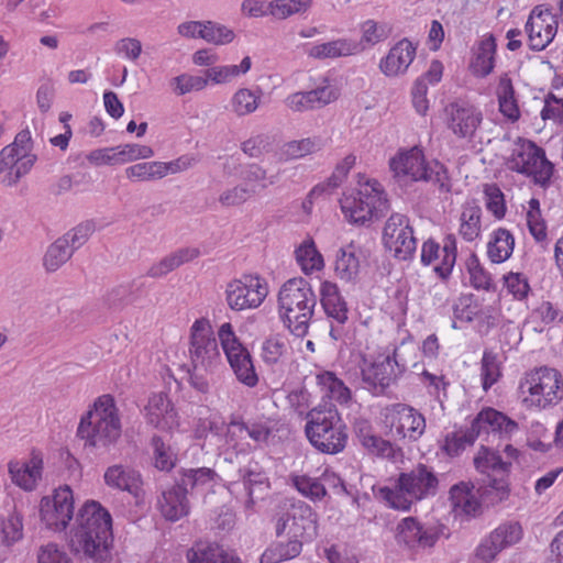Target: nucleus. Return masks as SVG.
Returning a JSON list of instances; mask_svg holds the SVG:
<instances>
[{
  "mask_svg": "<svg viewBox=\"0 0 563 563\" xmlns=\"http://www.w3.org/2000/svg\"><path fill=\"white\" fill-rule=\"evenodd\" d=\"M509 168L518 174L532 177L533 183L548 188L554 174V165L547 158L545 151L534 142H529L509 162Z\"/></svg>",
  "mask_w": 563,
  "mask_h": 563,
  "instance_id": "nucleus-12",
  "label": "nucleus"
},
{
  "mask_svg": "<svg viewBox=\"0 0 563 563\" xmlns=\"http://www.w3.org/2000/svg\"><path fill=\"white\" fill-rule=\"evenodd\" d=\"M104 483L113 488L129 492L137 497L140 490V474L133 470H125L122 465H112L103 475Z\"/></svg>",
  "mask_w": 563,
  "mask_h": 563,
  "instance_id": "nucleus-34",
  "label": "nucleus"
},
{
  "mask_svg": "<svg viewBox=\"0 0 563 563\" xmlns=\"http://www.w3.org/2000/svg\"><path fill=\"white\" fill-rule=\"evenodd\" d=\"M275 533L277 538L286 536L283 541L290 545L296 544L295 552L300 555L302 545L312 542L318 536V515L303 501L291 504L277 518Z\"/></svg>",
  "mask_w": 563,
  "mask_h": 563,
  "instance_id": "nucleus-8",
  "label": "nucleus"
},
{
  "mask_svg": "<svg viewBox=\"0 0 563 563\" xmlns=\"http://www.w3.org/2000/svg\"><path fill=\"white\" fill-rule=\"evenodd\" d=\"M501 376L500 367L497 361V354L493 351L485 350L481 361V378L482 387L487 391L496 384Z\"/></svg>",
  "mask_w": 563,
  "mask_h": 563,
  "instance_id": "nucleus-48",
  "label": "nucleus"
},
{
  "mask_svg": "<svg viewBox=\"0 0 563 563\" xmlns=\"http://www.w3.org/2000/svg\"><path fill=\"white\" fill-rule=\"evenodd\" d=\"M165 169L162 162H144L125 168V176L132 181H152L164 178Z\"/></svg>",
  "mask_w": 563,
  "mask_h": 563,
  "instance_id": "nucleus-43",
  "label": "nucleus"
},
{
  "mask_svg": "<svg viewBox=\"0 0 563 563\" xmlns=\"http://www.w3.org/2000/svg\"><path fill=\"white\" fill-rule=\"evenodd\" d=\"M176 85L175 91L178 96L186 95L191 91L202 90L208 85L207 76H194L188 74H181L173 78Z\"/></svg>",
  "mask_w": 563,
  "mask_h": 563,
  "instance_id": "nucleus-61",
  "label": "nucleus"
},
{
  "mask_svg": "<svg viewBox=\"0 0 563 563\" xmlns=\"http://www.w3.org/2000/svg\"><path fill=\"white\" fill-rule=\"evenodd\" d=\"M428 174L431 176L429 181H432L434 185H437L440 192H451V176L448 167L438 159H432Z\"/></svg>",
  "mask_w": 563,
  "mask_h": 563,
  "instance_id": "nucleus-63",
  "label": "nucleus"
},
{
  "mask_svg": "<svg viewBox=\"0 0 563 563\" xmlns=\"http://www.w3.org/2000/svg\"><path fill=\"white\" fill-rule=\"evenodd\" d=\"M317 380L330 400L346 404L351 399V390L333 372L325 371L317 375Z\"/></svg>",
  "mask_w": 563,
  "mask_h": 563,
  "instance_id": "nucleus-39",
  "label": "nucleus"
},
{
  "mask_svg": "<svg viewBox=\"0 0 563 563\" xmlns=\"http://www.w3.org/2000/svg\"><path fill=\"white\" fill-rule=\"evenodd\" d=\"M286 352V344L279 335L267 338L263 342L262 358L268 365L276 364Z\"/></svg>",
  "mask_w": 563,
  "mask_h": 563,
  "instance_id": "nucleus-62",
  "label": "nucleus"
},
{
  "mask_svg": "<svg viewBox=\"0 0 563 563\" xmlns=\"http://www.w3.org/2000/svg\"><path fill=\"white\" fill-rule=\"evenodd\" d=\"M146 423L155 429L168 431L178 427V412L166 393H155L144 407Z\"/></svg>",
  "mask_w": 563,
  "mask_h": 563,
  "instance_id": "nucleus-24",
  "label": "nucleus"
},
{
  "mask_svg": "<svg viewBox=\"0 0 563 563\" xmlns=\"http://www.w3.org/2000/svg\"><path fill=\"white\" fill-rule=\"evenodd\" d=\"M2 542L11 547L23 539V516L14 508L8 518L1 521Z\"/></svg>",
  "mask_w": 563,
  "mask_h": 563,
  "instance_id": "nucleus-46",
  "label": "nucleus"
},
{
  "mask_svg": "<svg viewBox=\"0 0 563 563\" xmlns=\"http://www.w3.org/2000/svg\"><path fill=\"white\" fill-rule=\"evenodd\" d=\"M471 482H459L450 488V500L454 511L475 517L481 510V501L473 494Z\"/></svg>",
  "mask_w": 563,
  "mask_h": 563,
  "instance_id": "nucleus-30",
  "label": "nucleus"
},
{
  "mask_svg": "<svg viewBox=\"0 0 563 563\" xmlns=\"http://www.w3.org/2000/svg\"><path fill=\"white\" fill-rule=\"evenodd\" d=\"M40 516L46 528L63 531L67 528L74 516V495L68 485L55 489L52 498L43 497L40 506Z\"/></svg>",
  "mask_w": 563,
  "mask_h": 563,
  "instance_id": "nucleus-16",
  "label": "nucleus"
},
{
  "mask_svg": "<svg viewBox=\"0 0 563 563\" xmlns=\"http://www.w3.org/2000/svg\"><path fill=\"white\" fill-rule=\"evenodd\" d=\"M410 225L409 218L401 213H393L386 221L383 230V243L388 250L393 249L394 239Z\"/></svg>",
  "mask_w": 563,
  "mask_h": 563,
  "instance_id": "nucleus-57",
  "label": "nucleus"
},
{
  "mask_svg": "<svg viewBox=\"0 0 563 563\" xmlns=\"http://www.w3.org/2000/svg\"><path fill=\"white\" fill-rule=\"evenodd\" d=\"M297 545H290L283 540L272 542L260 558V563H280L299 556L295 552Z\"/></svg>",
  "mask_w": 563,
  "mask_h": 563,
  "instance_id": "nucleus-51",
  "label": "nucleus"
},
{
  "mask_svg": "<svg viewBox=\"0 0 563 563\" xmlns=\"http://www.w3.org/2000/svg\"><path fill=\"white\" fill-rule=\"evenodd\" d=\"M466 269L470 274V280L473 288L486 291L496 290V285L494 284L492 274L483 267L475 253H472L466 260Z\"/></svg>",
  "mask_w": 563,
  "mask_h": 563,
  "instance_id": "nucleus-42",
  "label": "nucleus"
},
{
  "mask_svg": "<svg viewBox=\"0 0 563 563\" xmlns=\"http://www.w3.org/2000/svg\"><path fill=\"white\" fill-rule=\"evenodd\" d=\"M444 112L448 128L461 139H472L483 121L482 111L466 101L450 102Z\"/></svg>",
  "mask_w": 563,
  "mask_h": 563,
  "instance_id": "nucleus-21",
  "label": "nucleus"
},
{
  "mask_svg": "<svg viewBox=\"0 0 563 563\" xmlns=\"http://www.w3.org/2000/svg\"><path fill=\"white\" fill-rule=\"evenodd\" d=\"M232 106L238 115L249 114L257 108V97L249 89H240L233 96Z\"/></svg>",
  "mask_w": 563,
  "mask_h": 563,
  "instance_id": "nucleus-64",
  "label": "nucleus"
},
{
  "mask_svg": "<svg viewBox=\"0 0 563 563\" xmlns=\"http://www.w3.org/2000/svg\"><path fill=\"white\" fill-rule=\"evenodd\" d=\"M8 468L13 484L25 492H32L35 489L37 481L42 478V454L40 451L32 450L29 462L10 461Z\"/></svg>",
  "mask_w": 563,
  "mask_h": 563,
  "instance_id": "nucleus-25",
  "label": "nucleus"
},
{
  "mask_svg": "<svg viewBox=\"0 0 563 563\" xmlns=\"http://www.w3.org/2000/svg\"><path fill=\"white\" fill-rule=\"evenodd\" d=\"M151 285L143 277L133 279L130 284L113 288L107 298L109 308H121L132 305L145 297Z\"/></svg>",
  "mask_w": 563,
  "mask_h": 563,
  "instance_id": "nucleus-29",
  "label": "nucleus"
},
{
  "mask_svg": "<svg viewBox=\"0 0 563 563\" xmlns=\"http://www.w3.org/2000/svg\"><path fill=\"white\" fill-rule=\"evenodd\" d=\"M473 427L464 431L452 432L445 435L442 449L450 456H456L465 450L466 445H473L477 435H473Z\"/></svg>",
  "mask_w": 563,
  "mask_h": 563,
  "instance_id": "nucleus-49",
  "label": "nucleus"
},
{
  "mask_svg": "<svg viewBox=\"0 0 563 563\" xmlns=\"http://www.w3.org/2000/svg\"><path fill=\"white\" fill-rule=\"evenodd\" d=\"M74 254L71 246L68 245L67 239L58 238L48 247L43 257V265L48 273L56 272L64 265Z\"/></svg>",
  "mask_w": 563,
  "mask_h": 563,
  "instance_id": "nucleus-40",
  "label": "nucleus"
},
{
  "mask_svg": "<svg viewBox=\"0 0 563 563\" xmlns=\"http://www.w3.org/2000/svg\"><path fill=\"white\" fill-rule=\"evenodd\" d=\"M522 527L518 521H506L485 537L475 550V556L483 563H492L505 549L518 543Z\"/></svg>",
  "mask_w": 563,
  "mask_h": 563,
  "instance_id": "nucleus-17",
  "label": "nucleus"
},
{
  "mask_svg": "<svg viewBox=\"0 0 563 563\" xmlns=\"http://www.w3.org/2000/svg\"><path fill=\"white\" fill-rule=\"evenodd\" d=\"M320 301L325 314L339 323L347 321V305L335 283L324 280L320 286Z\"/></svg>",
  "mask_w": 563,
  "mask_h": 563,
  "instance_id": "nucleus-28",
  "label": "nucleus"
},
{
  "mask_svg": "<svg viewBox=\"0 0 563 563\" xmlns=\"http://www.w3.org/2000/svg\"><path fill=\"white\" fill-rule=\"evenodd\" d=\"M312 0H275L268 3L269 12L278 19H286L296 13H305Z\"/></svg>",
  "mask_w": 563,
  "mask_h": 563,
  "instance_id": "nucleus-52",
  "label": "nucleus"
},
{
  "mask_svg": "<svg viewBox=\"0 0 563 563\" xmlns=\"http://www.w3.org/2000/svg\"><path fill=\"white\" fill-rule=\"evenodd\" d=\"M114 398L100 396L80 419L77 435L85 440V446L107 451L121 435V421Z\"/></svg>",
  "mask_w": 563,
  "mask_h": 563,
  "instance_id": "nucleus-3",
  "label": "nucleus"
},
{
  "mask_svg": "<svg viewBox=\"0 0 563 563\" xmlns=\"http://www.w3.org/2000/svg\"><path fill=\"white\" fill-rule=\"evenodd\" d=\"M474 466L488 477V484L478 488L483 503L495 506L508 499L510 494L509 475L512 466L510 461H504L498 450L481 445L474 456Z\"/></svg>",
  "mask_w": 563,
  "mask_h": 563,
  "instance_id": "nucleus-7",
  "label": "nucleus"
},
{
  "mask_svg": "<svg viewBox=\"0 0 563 563\" xmlns=\"http://www.w3.org/2000/svg\"><path fill=\"white\" fill-rule=\"evenodd\" d=\"M503 279L505 287L515 299L523 300L528 297L531 289L528 279L522 273L510 272L504 275Z\"/></svg>",
  "mask_w": 563,
  "mask_h": 563,
  "instance_id": "nucleus-60",
  "label": "nucleus"
},
{
  "mask_svg": "<svg viewBox=\"0 0 563 563\" xmlns=\"http://www.w3.org/2000/svg\"><path fill=\"white\" fill-rule=\"evenodd\" d=\"M444 529L443 525L423 526L416 517H407L397 526L396 540L409 549L432 548Z\"/></svg>",
  "mask_w": 563,
  "mask_h": 563,
  "instance_id": "nucleus-18",
  "label": "nucleus"
},
{
  "mask_svg": "<svg viewBox=\"0 0 563 563\" xmlns=\"http://www.w3.org/2000/svg\"><path fill=\"white\" fill-rule=\"evenodd\" d=\"M441 262L433 267L434 274L442 280L450 279L457 258V241L454 234L444 235L440 244L434 238H429L421 245L420 262L423 266H430L437 260Z\"/></svg>",
  "mask_w": 563,
  "mask_h": 563,
  "instance_id": "nucleus-15",
  "label": "nucleus"
},
{
  "mask_svg": "<svg viewBox=\"0 0 563 563\" xmlns=\"http://www.w3.org/2000/svg\"><path fill=\"white\" fill-rule=\"evenodd\" d=\"M234 36L232 30L213 21H203L202 29L199 31V38L216 45L231 43Z\"/></svg>",
  "mask_w": 563,
  "mask_h": 563,
  "instance_id": "nucleus-50",
  "label": "nucleus"
},
{
  "mask_svg": "<svg viewBox=\"0 0 563 563\" xmlns=\"http://www.w3.org/2000/svg\"><path fill=\"white\" fill-rule=\"evenodd\" d=\"M519 389L522 394L540 396L537 406L547 408L563 399V378L555 368L542 366L528 373L520 380Z\"/></svg>",
  "mask_w": 563,
  "mask_h": 563,
  "instance_id": "nucleus-10",
  "label": "nucleus"
},
{
  "mask_svg": "<svg viewBox=\"0 0 563 563\" xmlns=\"http://www.w3.org/2000/svg\"><path fill=\"white\" fill-rule=\"evenodd\" d=\"M405 371L406 365L400 363L397 358V349L394 350L391 355H379L372 362L365 356L362 357V379L371 386L377 395H384L387 388L396 382Z\"/></svg>",
  "mask_w": 563,
  "mask_h": 563,
  "instance_id": "nucleus-13",
  "label": "nucleus"
},
{
  "mask_svg": "<svg viewBox=\"0 0 563 563\" xmlns=\"http://www.w3.org/2000/svg\"><path fill=\"white\" fill-rule=\"evenodd\" d=\"M431 162L427 161L423 151L417 145L399 152L389 161V168L395 176H409L412 181L428 183L431 177L428 174Z\"/></svg>",
  "mask_w": 563,
  "mask_h": 563,
  "instance_id": "nucleus-23",
  "label": "nucleus"
},
{
  "mask_svg": "<svg viewBox=\"0 0 563 563\" xmlns=\"http://www.w3.org/2000/svg\"><path fill=\"white\" fill-rule=\"evenodd\" d=\"M324 142L321 137H307L298 141H290L285 144V154L289 158H300L308 154L322 150Z\"/></svg>",
  "mask_w": 563,
  "mask_h": 563,
  "instance_id": "nucleus-53",
  "label": "nucleus"
},
{
  "mask_svg": "<svg viewBox=\"0 0 563 563\" xmlns=\"http://www.w3.org/2000/svg\"><path fill=\"white\" fill-rule=\"evenodd\" d=\"M525 30L528 34L530 49L540 52L555 37L558 21L555 19H552V21L542 20V22L527 20Z\"/></svg>",
  "mask_w": 563,
  "mask_h": 563,
  "instance_id": "nucleus-32",
  "label": "nucleus"
},
{
  "mask_svg": "<svg viewBox=\"0 0 563 563\" xmlns=\"http://www.w3.org/2000/svg\"><path fill=\"white\" fill-rule=\"evenodd\" d=\"M514 246L515 238L511 232L505 228H498L487 244V255L494 264H500L511 256Z\"/></svg>",
  "mask_w": 563,
  "mask_h": 563,
  "instance_id": "nucleus-36",
  "label": "nucleus"
},
{
  "mask_svg": "<svg viewBox=\"0 0 563 563\" xmlns=\"http://www.w3.org/2000/svg\"><path fill=\"white\" fill-rule=\"evenodd\" d=\"M292 486L305 497L321 500L327 495V488L318 478L308 475L291 476Z\"/></svg>",
  "mask_w": 563,
  "mask_h": 563,
  "instance_id": "nucleus-47",
  "label": "nucleus"
},
{
  "mask_svg": "<svg viewBox=\"0 0 563 563\" xmlns=\"http://www.w3.org/2000/svg\"><path fill=\"white\" fill-rule=\"evenodd\" d=\"M115 148L117 164H125L154 156L153 148L147 145L130 143L115 146Z\"/></svg>",
  "mask_w": 563,
  "mask_h": 563,
  "instance_id": "nucleus-55",
  "label": "nucleus"
},
{
  "mask_svg": "<svg viewBox=\"0 0 563 563\" xmlns=\"http://www.w3.org/2000/svg\"><path fill=\"white\" fill-rule=\"evenodd\" d=\"M372 490L375 497L385 500L394 509L409 510L411 507V499H408L397 486L396 489H393L388 486L372 485Z\"/></svg>",
  "mask_w": 563,
  "mask_h": 563,
  "instance_id": "nucleus-54",
  "label": "nucleus"
},
{
  "mask_svg": "<svg viewBox=\"0 0 563 563\" xmlns=\"http://www.w3.org/2000/svg\"><path fill=\"white\" fill-rule=\"evenodd\" d=\"M218 336L236 379L247 387H255L258 375L252 355L235 335L232 324L223 323L218 330Z\"/></svg>",
  "mask_w": 563,
  "mask_h": 563,
  "instance_id": "nucleus-9",
  "label": "nucleus"
},
{
  "mask_svg": "<svg viewBox=\"0 0 563 563\" xmlns=\"http://www.w3.org/2000/svg\"><path fill=\"white\" fill-rule=\"evenodd\" d=\"M297 263L305 274L313 271H321L324 267L322 254L318 251L312 239L306 240L295 251Z\"/></svg>",
  "mask_w": 563,
  "mask_h": 563,
  "instance_id": "nucleus-38",
  "label": "nucleus"
},
{
  "mask_svg": "<svg viewBox=\"0 0 563 563\" xmlns=\"http://www.w3.org/2000/svg\"><path fill=\"white\" fill-rule=\"evenodd\" d=\"M230 424L238 427L241 431H246L249 437L257 443H267L273 434V428L262 422L247 423L242 419H233Z\"/></svg>",
  "mask_w": 563,
  "mask_h": 563,
  "instance_id": "nucleus-59",
  "label": "nucleus"
},
{
  "mask_svg": "<svg viewBox=\"0 0 563 563\" xmlns=\"http://www.w3.org/2000/svg\"><path fill=\"white\" fill-rule=\"evenodd\" d=\"M497 42L494 34L489 33L479 43L474 62L471 67L476 77L484 78L495 68Z\"/></svg>",
  "mask_w": 563,
  "mask_h": 563,
  "instance_id": "nucleus-33",
  "label": "nucleus"
},
{
  "mask_svg": "<svg viewBox=\"0 0 563 563\" xmlns=\"http://www.w3.org/2000/svg\"><path fill=\"white\" fill-rule=\"evenodd\" d=\"M471 424L473 435H477V438L493 433L500 440H510L511 435L519 430L517 421L493 407H484L474 417Z\"/></svg>",
  "mask_w": 563,
  "mask_h": 563,
  "instance_id": "nucleus-20",
  "label": "nucleus"
},
{
  "mask_svg": "<svg viewBox=\"0 0 563 563\" xmlns=\"http://www.w3.org/2000/svg\"><path fill=\"white\" fill-rule=\"evenodd\" d=\"M219 477L210 467L177 470L174 484L162 492L157 500L162 516L172 522L178 521L189 515L190 503L188 496L205 492Z\"/></svg>",
  "mask_w": 563,
  "mask_h": 563,
  "instance_id": "nucleus-2",
  "label": "nucleus"
},
{
  "mask_svg": "<svg viewBox=\"0 0 563 563\" xmlns=\"http://www.w3.org/2000/svg\"><path fill=\"white\" fill-rule=\"evenodd\" d=\"M361 51L360 44L349 38H338L312 46L308 51L310 57L317 59L350 56Z\"/></svg>",
  "mask_w": 563,
  "mask_h": 563,
  "instance_id": "nucleus-35",
  "label": "nucleus"
},
{
  "mask_svg": "<svg viewBox=\"0 0 563 563\" xmlns=\"http://www.w3.org/2000/svg\"><path fill=\"white\" fill-rule=\"evenodd\" d=\"M365 265V251L354 241L341 246L335 252L334 274L340 280L346 284L353 286L358 284L361 282L362 268Z\"/></svg>",
  "mask_w": 563,
  "mask_h": 563,
  "instance_id": "nucleus-22",
  "label": "nucleus"
},
{
  "mask_svg": "<svg viewBox=\"0 0 563 563\" xmlns=\"http://www.w3.org/2000/svg\"><path fill=\"white\" fill-rule=\"evenodd\" d=\"M358 189L355 195L344 196L341 209L349 222L356 225H368L379 220L390 209L387 194L382 184L365 175H357Z\"/></svg>",
  "mask_w": 563,
  "mask_h": 563,
  "instance_id": "nucleus-6",
  "label": "nucleus"
},
{
  "mask_svg": "<svg viewBox=\"0 0 563 563\" xmlns=\"http://www.w3.org/2000/svg\"><path fill=\"white\" fill-rule=\"evenodd\" d=\"M153 451V466L161 472H170L178 462V454L162 435L154 433L150 439Z\"/></svg>",
  "mask_w": 563,
  "mask_h": 563,
  "instance_id": "nucleus-37",
  "label": "nucleus"
},
{
  "mask_svg": "<svg viewBox=\"0 0 563 563\" xmlns=\"http://www.w3.org/2000/svg\"><path fill=\"white\" fill-rule=\"evenodd\" d=\"M239 478L228 485L231 494L244 493L245 508L252 509L257 500H263L269 493L271 482L264 468L256 461H250L238 471Z\"/></svg>",
  "mask_w": 563,
  "mask_h": 563,
  "instance_id": "nucleus-14",
  "label": "nucleus"
},
{
  "mask_svg": "<svg viewBox=\"0 0 563 563\" xmlns=\"http://www.w3.org/2000/svg\"><path fill=\"white\" fill-rule=\"evenodd\" d=\"M189 353L195 371L212 372L221 365L218 342L208 319H197L191 325Z\"/></svg>",
  "mask_w": 563,
  "mask_h": 563,
  "instance_id": "nucleus-11",
  "label": "nucleus"
},
{
  "mask_svg": "<svg viewBox=\"0 0 563 563\" xmlns=\"http://www.w3.org/2000/svg\"><path fill=\"white\" fill-rule=\"evenodd\" d=\"M225 299L230 309L241 311L244 309L257 308L253 306L251 294L242 279L231 280L225 288Z\"/></svg>",
  "mask_w": 563,
  "mask_h": 563,
  "instance_id": "nucleus-41",
  "label": "nucleus"
},
{
  "mask_svg": "<svg viewBox=\"0 0 563 563\" xmlns=\"http://www.w3.org/2000/svg\"><path fill=\"white\" fill-rule=\"evenodd\" d=\"M305 432L312 446L321 453L336 454L346 446V426L331 401L323 399L308 412Z\"/></svg>",
  "mask_w": 563,
  "mask_h": 563,
  "instance_id": "nucleus-5",
  "label": "nucleus"
},
{
  "mask_svg": "<svg viewBox=\"0 0 563 563\" xmlns=\"http://www.w3.org/2000/svg\"><path fill=\"white\" fill-rule=\"evenodd\" d=\"M484 194L487 210L490 211L496 219H503L507 208L505 196L500 188L496 184H486L484 186Z\"/></svg>",
  "mask_w": 563,
  "mask_h": 563,
  "instance_id": "nucleus-56",
  "label": "nucleus"
},
{
  "mask_svg": "<svg viewBox=\"0 0 563 563\" xmlns=\"http://www.w3.org/2000/svg\"><path fill=\"white\" fill-rule=\"evenodd\" d=\"M77 527L71 531V552L92 563H111L113 559V520L99 501L87 500L78 511Z\"/></svg>",
  "mask_w": 563,
  "mask_h": 563,
  "instance_id": "nucleus-1",
  "label": "nucleus"
},
{
  "mask_svg": "<svg viewBox=\"0 0 563 563\" xmlns=\"http://www.w3.org/2000/svg\"><path fill=\"white\" fill-rule=\"evenodd\" d=\"M439 479L434 472L426 464L419 463L410 472H401L397 478V487L405 496L421 500L434 496L438 492Z\"/></svg>",
  "mask_w": 563,
  "mask_h": 563,
  "instance_id": "nucleus-19",
  "label": "nucleus"
},
{
  "mask_svg": "<svg viewBox=\"0 0 563 563\" xmlns=\"http://www.w3.org/2000/svg\"><path fill=\"white\" fill-rule=\"evenodd\" d=\"M316 305L317 296L310 283L302 277L288 279L278 292L283 323L298 338L308 333Z\"/></svg>",
  "mask_w": 563,
  "mask_h": 563,
  "instance_id": "nucleus-4",
  "label": "nucleus"
},
{
  "mask_svg": "<svg viewBox=\"0 0 563 563\" xmlns=\"http://www.w3.org/2000/svg\"><path fill=\"white\" fill-rule=\"evenodd\" d=\"M396 432L402 438L408 437L410 441H417L424 432L426 419L412 407L398 405Z\"/></svg>",
  "mask_w": 563,
  "mask_h": 563,
  "instance_id": "nucleus-31",
  "label": "nucleus"
},
{
  "mask_svg": "<svg viewBox=\"0 0 563 563\" xmlns=\"http://www.w3.org/2000/svg\"><path fill=\"white\" fill-rule=\"evenodd\" d=\"M482 210L478 206L466 208L461 214V225L459 233L468 242L474 241L481 233Z\"/></svg>",
  "mask_w": 563,
  "mask_h": 563,
  "instance_id": "nucleus-45",
  "label": "nucleus"
},
{
  "mask_svg": "<svg viewBox=\"0 0 563 563\" xmlns=\"http://www.w3.org/2000/svg\"><path fill=\"white\" fill-rule=\"evenodd\" d=\"M394 257L399 261H412L417 251V239L411 225H407L404 232H399L394 239Z\"/></svg>",
  "mask_w": 563,
  "mask_h": 563,
  "instance_id": "nucleus-44",
  "label": "nucleus"
},
{
  "mask_svg": "<svg viewBox=\"0 0 563 563\" xmlns=\"http://www.w3.org/2000/svg\"><path fill=\"white\" fill-rule=\"evenodd\" d=\"M95 230L96 222L93 220H86L65 233L62 238L67 239L68 245L71 246L75 252L89 240Z\"/></svg>",
  "mask_w": 563,
  "mask_h": 563,
  "instance_id": "nucleus-58",
  "label": "nucleus"
},
{
  "mask_svg": "<svg viewBox=\"0 0 563 563\" xmlns=\"http://www.w3.org/2000/svg\"><path fill=\"white\" fill-rule=\"evenodd\" d=\"M186 559L188 563H242L233 551L218 543L196 542L187 550Z\"/></svg>",
  "mask_w": 563,
  "mask_h": 563,
  "instance_id": "nucleus-27",
  "label": "nucleus"
},
{
  "mask_svg": "<svg viewBox=\"0 0 563 563\" xmlns=\"http://www.w3.org/2000/svg\"><path fill=\"white\" fill-rule=\"evenodd\" d=\"M417 53L415 45L407 37L398 41L379 62V69L387 77L405 74L413 62Z\"/></svg>",
  "mask_w": 563,
  "mask_h": 563,
  "instance_id": "nucleus-26",
  "label": "nucleus"
}]
</instances>
